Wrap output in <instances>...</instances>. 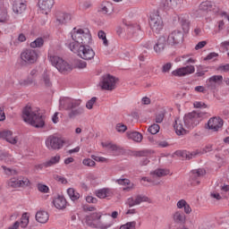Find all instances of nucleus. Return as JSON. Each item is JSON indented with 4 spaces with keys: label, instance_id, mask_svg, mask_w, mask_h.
<instances>
[{
    "label": "nucleus",
    "instance_id": "17",
    "mask_svg": "<svg viewBox=\"0 0 229 229\" xmlns=\"http://www.w3.org/2000/svg\"><path fill=\"white\" fill-rule=\"evenodd\" d=\"M208 151H212V146H208L204 148L202 150H195L193 152H187V151H177L176 155L180 157H186V158H194V157H198L199 155H204V153H208Z\"/></svg>",
    "mask_w": 229,
    "mask_h": 229
},
{
    "label": "nucleus",
    "instance_id": "63",
    "mask_svg": "<svg viewBox=\"0 0 229 229\" xmlns=\"http://www.w3.org/2000/svg\"><path fill=\"white\" fill-rule=\"evenodd\" d=\"M218 71H221V72H229V64L220 65L218 67Z\"/></svg>",
    "mask_w": 229,
    "mask_h": 229
},
{
    "label": "nucleus",
    "instance_id": "39",
    "mask_svg": "<svg viewBox=\"0 0 229 229\" xmlns=\"http://www.w3.org/2000/svg\"><path fill=\"white\" fill-rule=\"evenodd\" d=\"M31 185V181L26 176H19V189H26Z\"/></svg>",
    "mask_w": 229,
    "mask_h": 229
},
{
    "label": "nucleus",
    "instance_id": "4",
    "mask_svg": "<svg viewBox=\"0 0 229 229\" xmlns=\"http://www.w3.org/2000/svg\"><path fill=\"white\" fill-rule=\"evenodd\" d=\"M48 58L52 65L62 74H67V72L72 71V65L69 64V63L63 58L56 55H51V54L48 55Z\"/></svg>",
    "mask_w": 229,
    "mask_h": 229
},
{
    "label": "nucleus",
    "instance_id": "7",
    "mask_svg": "<svg viewBox=\"0 0 229 229\" xmlns=\"http://www.w3.org/2000/svg\"><path fill=\"white\" fill-rule=\"evenodd\" d=\"M171 172L169 169L165 168H157L152 172H150V178L148 177H142V182H148L151 185H160V181H157V178H162L164 176H167Z\"/></svg>",
    "mask_w": 229,
    "mask_h": 229
},
{
    "label": "nucleus",
    "instance_id": "44",
    "mask_svg": "<svg viewBox=\"0 0 229 229\" xmlns=\"http://www.w3.org/2000/svg\"><path fill=\"white\" fill-rule=\"evenodd\" d=\"M60 155H55L54 157H52L48 161H47L45 163V165L47 167H51V165H55V164H59L60 163Z\"/></svg>",
    "mask_w": 229,
    "mask_h": 229
},
{
    "label": "nucleus",
    "instance_id": "14",
    "mask_svg": "<svg viewBox=\"0 0 229 229\" xmlns=\"http://www.w3.org/2000/svg\"><path fill=\"white\" fill-rule=\"evenodd\" d=\"M166 40H168L169 46H178V44H182L183 42V32H182V30H175L166 36Z\"/></svg>",
    "mask_w": 229,
    "mask_h": 229
},
{
    "label": "nucleus",
    "instance_id": "24",
    "mask_svg": "<svg viewBox=\"0 0 229 229\" xmlns=\"http://www.w3.org/2000/svg\"><path fill=\"white\" fill-rule=\"evenodd\" d=\"M97 198L99 199H106V198H112L114 196V189L102 188L95 191Z\"/></svg>",
    "mask_w": 229,
    "mask_h": 229
},
{
    "label": "nucleus",
    "instance_id": "1",
    "mask_svg": "<svg viewBox=\"0 0 229 229\" xmlns=\"http://www.w3.org/2000/svg\"><path fill=\"white\" fill-rule=\"evenodd\" d=\"M72 41L68 43L70 51H76V47H80L82 44H92V34L89 29L73 28L70 32Z\"/></svg>",
    "mask_w": 229,
    "mask_h": 229
},
{
    "label": "nucleus",
    "instance_id": "30",
    "mask_svg": "<svg viewBox=\"0 0 229 229\" xmlns=\"http://www.w3.org/2000/svg\"><path fill=\"white\" fill-rule=\"evenodd\" d=\"M13 132H12V131H0V139L6 140L10 144H17V138H13Z\"/></svg>",
    "mask_w": 229,
    "mask_h": 229
},
{
    "label": "nucleus",
    "instance_id": "58",
    "mask_svg": "<svg viewBox=\"0 0 229 229\" xmlns=\"http://www.w3.org/2000/svg\"><path fill=\"white\" fill-rule=\"evenodd\" d=\"M55 180H56V182H59V183H63L64 185H65V183H67V179H65V177L62 176V175H55Z\"/></svg>",
    "mask_w": 229,
    "mask_h": 229
},
{
    "label": "nucleus",
    "instance_id": "52",
    "mask_svg": "<svg viewBox=\"0 0 229 229\" xmlns=\"http://www.w3.org/2000/svg\"><path fill=\"white\" fill-rule=\"evenodd\" d=\"M97 101H98V98H96V97L91 98V99H89L86 103V108H88V110H92V108H94V105H96Z\"/></svg>",
    "mask_w": 229,
    "mask_h": 229
},
{
    "label": "nucleus",
    "instance_id": "60",
    "mask_svg": "<svg viewBox=\"0 0 229 229\" xmlns=\"http://www.w3.org/2000/svg\"><path fill=\"white\" fill-rule=\"evenodd\" d=\"M217 56H219V54L211 52L204 58V60H214V58H217Z\"/></svg>",
    "mask_w": 229,
    "mask_h": 229
},
{
    "label": "nucleus",
    "instance_id": "59",
    "mask_svg": "<svg viewBox=\"0 0 229 229\" xmlns=\"http://www.w3.org/2000/svg\"><path fill=\"white\" fill-rule=\"evenodd\" d=\"M172 68H173V64L166 63L165 64L163 65L162 72H169Z\"/></svg>",
    "mask_w": 229,
    "mask_h": 229
},
{
    "label": "nucleus",
    "instance_id": "11",
    "mask_svg": "<svg viewBox=\"0 0 229 229\" xmlns=\"http://www.w3.org/2000/svg\"><path fill=\"white\" fill-rule=\"evenodd\" d=\"M116 83L117 80L115 79V77L107 74L102 77L99 85L101 89H104V90H114V89H115Z\"/></svg>",
    "mask_w": 229,
    "mask_h": 229
},
{
    "label": "nucleus",
    "instance_id": "46",
    "mask_svg": "<svg viewBox=\"0 0 229 229\" xmlns=\"http://www.w3.org/2000/svg\"><path fill=\"white\" fill-rule=\"evenodd\" d=\"M119 229H137V222H127L120 226Z\"/></svg>",
    "mask_w": 229,
    "mask_h": 229
},
{
    "label": "nucleus",
    "instance_id": "26",
    "mask_svg": "<svg viewBox=\"0 0 229 229\" xmlns=\"http://www.w3.org/2000/svg\"><path fill=\"white\" fill-rule=\"evenodd\" d=\"M13 13L16 15H21L26 12V4L22 0H16L13 4Z\"/></svg>",
    "mask_w": 229,
    "mask_h": 229
},
{
    "label": "nucleus",
    "instance_id": "48",
    "mask_svg": "<svg viewBox=\"0 0 229 229\" xmlns=\"http://www.w3.org/2000/svg\"><path fill=\"white\" fill-rule=\"evenodd\" d=\"M98 37L100 40H102L104 46H108V39H106V33H105V31L99 30L98 33Z\"/></svg>",
    "mask_w": 229,
    "mask_h": 229
},
{
    "label": "nucleus",
    "instance_id": "62",
    "mask_svg": "<svg viewBox=\"0 0 229 229\" xmlns=\"http://www.w3.org/2000/svg\"><path fill=\"white\" fill-rule=\"evenodd\" d=\"M76 67H77V69H85L87 67V62L80 60L76 64Z\"/></svg>",
    "mask_w": 229,
    "mask_h": 229
},
{
    "label": "nucleus",
    "instance_id": "16",
    "mask_svg": "<svg viewBox=\"0 0 229 229\" xmlns=\"http://www.w3.org/2000/svg\"><path fill=\"white\" fill-rule=\"evenodd\" d=\"M54 5L55 0H38V11L44 15L50 13Z\"/></svg>",
    "mask_w": 229,
    "mask_h": 229
},
{
    "label": "nucleus",
    "instance_id": "25",
    "mask_svg": "<svg viewBox=\"0 0 229 229\" xmlns=\"http://www.w3.org/2000/svg\"><path fill=\"white\" fill-rule=\"evenodd\" d=\"M37 70L33 69L30 72V76L27 79L21 81L20 84L22 85V87H30V85L32 87H37V81H35V76H37Z\"/></svg>",
    "mask_w": 229,
    "mask_h": 229
},
{
    "label": "nucleus",
    "instance_id": "2",
    "mask_svg": "<svg viewBox=\"0 0 229 229\" xmlns=\"http://www.w3.org/2000/svg\"><path fill=\"white\" fill-rule=\"evenodd\" d=\"M21 117L24 123L30 124V126L34 128H44V126H46V119L44 116L30 105L23 107Z\"/></svg>",
    "mask_w": 229,
    "mask_h": 229
},
{
    "label": "nucleus",
    "instance_id": "13",
    "mask_svg": "<svg viewBox=\"0 0 229 229\" xmlns=\"http://www.w3.org/2000/svg\"><path fill=\"white\" fill-rule=\"evenodd\" d=\"M196 72V68L194 65H187L177 68L172 71V76H175L176 78H183V76H189L191 74H194Z\"/></svg>",
    "mask_w": 229,
    "mask_h": 229
},
{
    "label": "nucleus",
    "instance_id": "3",
    "mask_svg": "<svg viewBox=\"0 0 229 229\" xmlns=\"http://www.w3.org/2000/svg\"><path fill=\"white\" fill-rule=\"evenodd\" d=\"M103 213L94 212L85 216L84 221L87 226L95 229H108L114 226V221L111 218H107L106 222L101 221Z\"/></svg>",
    "mask_w": 229,
    "mask_h": 229
},
{
    "label": "nucleus",
    "instance_id": "64",
    "mask_svg": "<svg viewBox=\"0 0 229 229\" xmlns=\"http://www.w3.org/2000/svg\"><path fill=\"white\" fill-rule=\"evenodd\" d=\"M86 201L87 203H98V199L96 197L88 195L86 197Z\"/></svg>",
    "mask_w": 229,
    "mask_h": 229
},
{
    "label": "nucleus",
    "instance_id": "18",
    "mask_svg": "<svg viewBox=\"0 0 229 229\" xmlns=\"http://www.w3.org/2000/svg\"><path fill=\"white\" fill-rule=\"evenodd\" d=\"M221 83H223V75H213L206 81L208 89H211V90L217 89Z\"/></svg>",
    "mask_w": 229,
    "mask_h": 229
},
{
    "label": "nucleus",
    "instance_id": "34",
    "mask_svg": "<svg viewBox=\"0 0 229 229\" xmlns=\"http://www.w3.org/2000/svg\"><path fill=\"white\" fill-rule=\"evenodd\" d=\"M36 221L43 225L46 224L47 221H49V213L44 210L38 211L36 213Z\"/></svg>",
    "mask_w": 229,
    "mask_h": 229
},
{
    "label": "nucleus",
    "instance_id": "21",
    "mask_svg": "<svg viewBox=\"0 0 229 229\" xmlns=\"http://www.w3.org/2000/svg\"><path fill=\"white\" fill-rule=\"evenodd\" d=\"M71 19H72V15L71 13L58 12L56 13L55 24L57 26H64V24H67V22H70Z\"/></svg>",
    "mask_w": 229,
    "mask_h": 229
},
{
    "label": "nucleus",
    "instance_id": "47",
    "mask_svg": "<svg viewBox=\"0 0 229 229\" xmlns=\"http://www.w3.org/2000/svg\"><path fill=\"white\" fill-rule=\"evenodd\" d=\"M148 131L151 135H157L160 131V125L154 123L148 127Z\"/></svg>",
    "mask_w": 229,
    "mask_h": 229
},
{
    "label": "nucleus",
    "instance_id": "33",
    "mask_svg": "<svg viewBox=\"0 0 229 229\" xmlns=\"http://www.w3.org/2000/svg\"><path fill=\"white\" fill-rule=\"evenodd\" d=\"M9 21L8 9H6L4 4H0V24H6Z\"/></svg>",
    "mask_w": 229,
    "mask_h": 229
},
{
    "label": "nucleus",
    "instance_id": "9",
    "mask_svg": "<svg viewBox=\"0 0 229 229\" xmlns=\"http://www.w3.org/2000/svg\"><path fill=\"white\" fill-rule=\"evenodd\" d=\"M81 105L80 99L71 98L69 97H63L59 100V108L60 110H72L78 108Z\"/></svg>",
    "mask_w": 229,
    "mask_h": 229
},
{
    "label": "nucleus",
    "instance_id": "55",
    "mask_svg": "<svg viewBox=\"0 0 229 229\" xmlns=\"http://www.w3.org/2000/svg\"><path fill=\"white\" fill-rule=\"evenodd\" d=\"M92 160H95V162H100L102 164H106L108 162V159L106 157H98V156H91Z\"/></svg>",
    "mask_w": 229,
    "mask_h": 229
},
{
    "label": "nucleus",
    "instance_id": "61",
    "mask_svg": "<svg viewBox=\"0 0 229 229\" xmlns=\"http://www.w3.org/2000/svg\"><path fill=\"white\" fill-rule=\"evenodd\" d=\"M6 120V114H4V106H0V122Z\"/></svg>",
    "mask_w": 229,
    "mask_h": 229
},
{
    "label": "nucleus",
    "instance_id": "43",
    "mask_svg": "<svg viewBox=\"0 0 229 229\" xmlns=\"http://www.w3.org/2000/svg\"><path fill=\"white\" fill-rule=\"evenodd\" d=\"M7 187L11 189H19V177H13L7 181Z\"/></svg>",
    "mask_w": 229,
    "mask_h": 229
},
{
    "label": "nucleus",
    "instance_id": "56",
    "mask_svg": "<svg viewBox=\"0 0 229 229\" xmlns=\"http://www.w3.org/2000/svg\"><path fill=\"white\" fill-rule=\"evenodd\" d=\"M206 73H207V70H204L203 66L200 65L197 67L196 76H198L199 78H201V76H205Z\"/></svg>",
    "mask_w": 229,
    "mask_h": 229
},
{
    "label": "nucleus",
    "instance_id": "5",
    "mask_svg": "<svg viewBox=\"0 0 229 229\" xmlns=\"http://www.w3.org/2000/svg\"><path fill=\"white\" fill-rule=\"evenodd\" d=\"M92 44H82L76 47L75 50H71L72 53H76L82 60H94L96 52L90 47Z\"/></svg>",
    "mask_w": 229,
    "mask_h": 229
},
{
    "label": "nucleus",
    "instance_id": "32",
    "mask_svg": "<svg viewBox=\"0 0 229 229\" xmlns=\"http://www.w3.org/2000/svg\"><path fill=\"white\" fill-rule=\"evenodd\" d=\"M99 12L105 15H112L114 13V4L110 2H103L100 5Z\"/></svg>",
    "mask_w": 229,
    "mask_h": 229
},
{
    "label": "nucleus",
    "instance_id": "37",
    "mask_svg": "<svg viewBox=\"0 0 229 229\" xmlns=\"http://www.w3.org/2000/svg\"><path fill=\"white\" fill-rule=\"evenodd\" d=\"M214 3L211 1H205L199 4V10L201 12H212L214 10Z\"/></svg>",
    "mask_w": 229,
    "mask_h": 229
},
{
    "label": "nucleus",
    "instance_id": "51",
    "mask_svg": "<svg viewBox=\"0 0 229 229\" xmlns=\"http://www.w3.org/2000/svg\"><path fill=\"white\" fill-rule=\"evenodd\" d=\"M165 6L166 8H176L178 6V0H165Z\"/></svg>",
    "mask_w": 229,
    "mask_h": 229
},
{
    "label": "nucleus",
    "instance_id": "35",
    "mask_svg": "<svg viewBox=\"0 0 229 229\" xmlns=\"http://www.w3.org/2000/svg\"><path fill=\"white\" fill-rule=\"evenodd\" d=\"M176 207L180 210H182V208H183L184 213H186V214H191L192 212V208H191V205H189V203H187V200H185L183 199L177 201Z\"/></svg>",
    "mask_w": 229,
    "mask_h": 229
},
{
    "label": "nucleus",
    "instance_id": "41",
    "mask_svg": "<svg viewBox=\"0 0 229 229\" xmlns=\"http://www.w3.org/2000/svg\"><path fill=\"white\" fill-rule=\"evenodd\" d=\"M28 225H30V215H28V213H24L21 217L19 226H21V228H26Z\"/></svg>",
    "mask_w": 229,
    "mask_h": 229
},
{
    "label": "nucleus",
    "instance_id": "27",
    "mask_svg": "<svg viewBox=\"0 0 229 229\" xmlns=\"http://www.w3.org/2000/svg\"><path fill=\"white\" fill-rule=\"evenodd\" d=\"M53 82L51 81V77L47 71H45L38 80V83H37V87H51Z\"/></svg>",
    "mask_w": 229,
    "mask_h": 229
},
{
    "label": "nucleus",
    "instance_id": "31",
    "mask_svg": "<svg viewBox=\"0 0 229 229\" xmlns=\"http://www.w3.org/2000/svg\"><path fill=\"white\" fill-rule=\"evenodd\" d=\"M53 205L57 210H64L67 207V200L64 196H58L54 199Z\"/></svg>",
    "mask_w": 229,
    "mask_h": 229
},
{
    "label": "nucleus",
    "instance_id": "8",
    "mask_svg": "<svg viewBox=\"0 0 229 229\" xmlns=\"http://www.w3.org/2000/svg\"><path fill=\"white\" fill-rule=\"evenodd\" d=\"M45 144L47 149L58 150L64 148V144H65V140L54 134L47 138Z\"/></svg>",
    "mask_w": 229,
    "mask_h": 229
},
{
    "label": "nucleus",
    "instance_id": "45",
    "mask_svg": "<svg viewBox=\"0 0 229 229\" xmlns=\"http://www.w3.org/2000/svg\"><path fill=\"white\" fill-rule=\"evenodd\" d=\"M43 46H44V38H38L36 40L30 43V47H32L33 49L37 47H42Z\"/></svg>",
    "mask_w": 229,
    "mask_h": 229
},
{
    "label": "nucleus",
    "instance_id": "54",
    "mask_svg": "<svg viewBox=\"0 0 229 229\" xmlns=\"http://www.w3.org/2000/svg\"><path fill=\"white\" fill-rule=\"evenodd\" d=\"M38 190L39 192H43L44 194H47V192H49V187L42 183L38 184Z\"/></svg>",
    "mask_w": 229,
    "mask_h": 229
},
{
    "label": "nucleus",
    "instance_id": "53",
    "mask_svg": "<svg viewBox=\"0 0 229 229\" xmlns=\"http://www.w3.org/2000/svg\"><path fill=\"white\" fill-rule=\"evenodd\" d=\"M193 107L194 108L205 109V108H208V106L203 101H194L193 102Z\"/></svg>",
    "mask_w": 229,
    "mask_h": 229
},
{
    "label": "nucleus",
    "instance_id": "6",
    "mask_svg": "<svg viewBox=\"0 0 229 229\" xmlns=\"http://www.w3.org/2000/svg\"><path fill=\"white\" fill-rule=\"evenodd\" d=\"M203 119V113L193 111L184 115L183 121L185 128L192 130L199 124V122Z\"/></svg>",
    "mask_w": 229,
    "mask_h": 229
},
{
    "label": "nucleus",
    "instance_id": "29",
    "mask_svg": "<svg viewBox=\"0 0 229 229\" xmlns=\"http://www.w3.org/2000/svg\"><path fill=\"white\" fill-rule=\"evenodd\" d=\"M115 183H118V185H123L125 192H130V191H133V189H135V184L130 182L129 179H116Z\"/></svg>",
    "mask_w": 229,
    "mask_h": 229
},
{
    "label": "nucleus",
    "instance_id": "19",
    "mask_svg": "<svg viewBox=\"0 0 229 229\" xmlns=\"http://www.w3.org/2000/svg\"><path fill=\"white\" fill-rule=\"evenodd\" d=\"M223 119L220 117H212L208 121V128L212 131H219L223 128Z\"/></svg>",
    "mask_w": 229,
    "mask_h": 229
},
{
    "label": "nucleus",
    "instance_id": "42",
    "mask_svg": "<svg viewBox=\"0 0 229 229\" xmlns=\"http://www.w3.org/2000/svg\"><path fill=\"white\" fill-rule=\"evenodd\" d=\"M173 219L174 223H185L186 216H185V214L180 211H177L174 214Z\"/></svg>",
    "mask_w": 229,
    "mask_h": 229
},
{
    "label": "nucleus",
    "instance_id": "57",
    "mask_svg": "<svg viewBox=\"0 0 229 229\" xmlns=\"http://www.w3.org/2000/svg\"><path fill=\"white\" fill-rule=\"evenodd\" d=\"M2 169H4L5 174H7L8 176H10L12 174H17V172L15 170L8 168V167H6L4 165L2 166Z\"/></svg>",
    "mask_w": 229,
    "mask_h": 229
},
{
    "label": "nucleus",
    "instance_id": "28",
    "mask_svg": "<svg viewBox=\"0 0 229 229\" xmlns=\"http://www.w3.org/2000/svg\"><path fill=\"white\" fill-rule=\"evenodd\" d=\"M184 121H182L181 119H175V123L174 125V131L176 135H185L187 133V127H185Z\"/></svg>",
    "mask_w": 229,
    "mask_h": 229
},
{
    "label": "nucleus",
    "instance_id": "50",
    "mask_svg": "<svg viewBox=\"0 0 229 229\" xmlns=\"http://www.w3.org/2000/svg\"><path fill=\"white\" fill-rule=\"evenodd\" d=\"M83 165H86V167H95L96 166V161L94 159L92 160L91 158H84L82 160Z\"/></svg>",
    "mask_w": 229,
    "mask_h": 229
},
{
    "label": "nucleus",
    "instance_id": "23",
    "mask_svg": "<svg viewBox=\"0 0 229 229\" xmlns=\"http://www.w3.org/2000/svg\"><path fill=\"white\" fill-rule=\"evenodd\" d=\"M148 199L146 196L137 195L136 197H130L129 199H127L125 203L126 205H128V207L131 208L137 207V205H140V203H146Z\"/></svg>",
    "mask_w": 229,
    "mask_h": 229
},
{
    "label": "nucleus",
    "instance_id": "22",
    "mask_svg": "<svg viewBox=\"0 0 229 229\" xmlns=\"http://www.w3.org/2000/svg\"><path fill=\"white\" fill-rule=\"evenodd\" d=\"M167 46H169L167 37L161 36L154 46V51L155 53L160 54L162 51H164V49H165V47H167Z\"/></svg>",
    "mask_w": 229,
    "mask_h": 229
},
{
    "label": "nucleus",
    "instance_id": "40",
    "mask_svg": "<svg viewBox=\"0 0 229 229\" xmlns=\"http://www.w3.org/2000/svg\"><path fill=\"white\" fill-rule=\"evenodd\" d=\"M67 194L72 201H78L80 199V193L74 188H68Z\"/></svg>",
    "mask_w": 229,
    "mask_h": 229
},
{
    "label": "nucleus",
    "instance_id": "36",
    "mask_svg": "<svg viewBox=\"0 0 229 229\" xmlns=\"http://www.w3.org/2000/svg\"><path fill=\"white\" fill-rule=\"evenodd\" d=\"M126 135L128 139L134 142H142V134L139 131H127Z\"/></svg>",
    "mask_w": 229,
    "mask_h": 229
},
{
    "label": "nucleus",
    "instance_id": "49",
    "mask_svg": "<svg viewBox=\"0 0 229 229\" xmlns=\"http://www.w3.org/2000/svg\"><path fill=\"white\" fill-rule=\"evenodd\" d=\"M126 130H128V126H126V124L123 123H118L115 125V131L118 133H124V131H126Z\"/></svg>",
    "mask_w": 229,
    "mask_h": 229
},
{
    "label": "nucleus",
    "instance_id": "20",
    "mask_svg": "<svg viewBox=\"0 0 229 229\" xmlns=\"http://www.w3.org/2000/svg\"><path fill=\"white\" fill-rule=\"evenodd\" d=\"M206 173L207 172L205 171V169H201V168L197 170H192L190 174L191 185H199V183H201V181L199 180V178H201L202 176H205Z\"/></svg>",
    "mask_w": 229,
    "mask_h": 229
},
{
    "label": "nucleus",
    "instance_id": "15",
    "mask_svg": "<svg viewBox=\"0 0 229 229\" xmlns=\"http://www.w3.org/2000/svg\"><path fill=\"white\" fill-rule=\"evenodd\" d=\"M21 58L25 64H35L38 58V54L33 49H27L21 54Z\"/></svg>",
    "mask_w": 229,
    "mask_h": 229
},
{
    "label": "nucleus",
    "instance_id": "38",
    "mask_svg": "<svg viewBox=\"0 0 229 229\" xmlns=\"http://www.w3.org/2000/svg\"><path fill=\"white\" fill-rule=\"evenodd\" d=\"M83 114H85V108L78 107L76 109H72L71 112L68 114V117H70V119H74V117L83 115Z\"/></svg>",
    "mask_w": 229,
    "mask_h": 229
},
{
    "label": "nucleus",
    "instance_id": "12",
    "mask_svg": "<svg viewBox=\"0 0 229 229\" xmlns=\"http://www.w3.org/2000/svg\"><path fill=\"white\" fill-rule=\"evenodd\" d=\"M127 34L129 38H133L134 40H141L144 37V32L140 30V26L137 23L128 26Z\"/></svg>",
    "mask_w": 229,
    "mask_h": 229
},
{
    "label": "nucleus",
    "instance_id": "10",
    "mask_svg": "<svg viewBox=\"0 0 229 229\" xmlns=\"http://www.w3.org/2000/svg\"><path fill=\"white\" fill-rule=\"evenodd\" d=\"M149 25L154 33H158L164 30V21H162V17H160L157 13H152L150 14Z\"/></svg>",
    "mask_w": 229,
    "mask_h": 229
}]
</instances>
